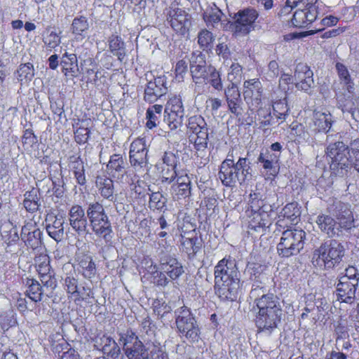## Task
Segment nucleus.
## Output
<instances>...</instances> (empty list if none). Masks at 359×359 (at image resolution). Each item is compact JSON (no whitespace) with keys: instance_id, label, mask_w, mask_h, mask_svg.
I'll use <instances>...</instances> for the list:
<instances>
[{"instance_id":"18","label":"nucleus","mask_w":359,"mask_h":359,"mask_svg":"<svg viewBox=\"0 0 359 359\" xmlns=\"http://www.w3.org/2000/svg\"><path fill=\"white\" fill-rule=\"evenodd\" d=\"M358 280L353 279L348 281L346 277H341L337 285V295L339 300L345 303H351L355 297L356 286Z\"/></svg>"},{"instance_id":"6","label":"nucleus","mask_w":359,"mask_h":359,"mask_svg":"<svg viewBox=\"0 0 359 359\" xmlns=\"http://www.w3.org/2000/svg\"><path fill=\"white\" fill-rule=\"evenodd\" d=\"M175 316L179 333L191 342L198 341L201 330L190 309L185 306H181L175 311Z\"/></svg>"},{"instance_id":"46","label":"nucleus","mask_w":359,"mask_h":359,"mask_svg":"<svg viewBox=\"0 0 359 359\" xmlns=\"http://www.w3.org/2000/svg\"><path fill=\"white\" fill-rule=\"evenodd\" d=\"M276 97H280V100L274 102L273 104V114L278 118L285 120L288 115L289 108L286 101V95L280 94L274 95Z\"/></svg>"},{"instance_id":"17","label":"nucleus","mask_w":359,"mask_h":359,"mask_svg":"<svg viewBox=\"0 0 359 359\" xmlns=\"http://www.w3.org/2000/svg\"><path fill=\"white\" fill-rule=\"evenodd\" d=\"M208 68L204 55L201 52H196L191 55L190 71L196 83H203L205 81L209 72Z\"/></svg>"},{"instance_id":"49","label":"nucleus","mask_w":359,"mask_h":359,"mask_svg":"<svg viewBox=\"0 0 359 359\" xmlns=\"http://www.w3.org/2000/svg\"><path fill=\"white\" fill-rule=\"evenodd\" d=\"M1 238L8 247L16 244L20 239L17 229L11 227V224L4 226Z\"/></svg>"},{"instance_id":"26","label":"nucleus","mask_w":359,"mask_h":359,"mask_svg":"<svg viewBox=\"0 0 359 359\" xmlns=\"http://www.w3.org/2000/svg\"><path fill=\"white\" fill-rule=\"evenodd\" d=\"M224 95L229 111L236 115L241 114L242 100L237 85L229 84L224 90Z\"/></svg>"},{"instance_id":"24","label":"nucleus","mask_w":359,"mask_h":359,"mask_svg":"<svg viewBox=\"0 0 359 359\" xmlns=\"http://www.w3.org/2000/svg\"><path fill=\"white\" fill-rule=\"evenodd\" d=\"M233 170V159L228 158L222 163L218 175L223 185L233 187L238 183V176Z\"/></svg>"},{"instance_id":"21","label":"nucleus","mask_w":359,"mask_h":359,"mask_svg":"<svg viewBox=\"0 0 359 359\" xmlns=\"http://www.w3.org/2000/svg\"><path fill=\"white\" fill-rule=\"evenodd\" d=\"M65 217L62 214L50 215L46 219V231L48 234L55 241H60L65 234L64 224Z\"/></svg>"},{"instance_id":"57","label":"nucleus","mask_w":359,"mask_h":359,"mask_svg":"<svg viewBox=\"0 0 359 359\" xmlns=\"http://www.w3.org/2000/svg\"><path fill=\"white\" fill-rule=\"evenodd\" d=\"M209 72L206 80L217 90H221L223 85L219 73L213 67L209 66Z\"/></svg>"},{"instance_id":"60","label":"nucleus","mask_w":359,"mask_h":359,"mask_svg":"<svg viewBox=\"0 0 359 359\" xmlns=\"http://www.w3.org/2000/svg\"><path fill=\"white\" fill-rule=\"evenodd\" d=\"M293 79L291 75L288 74H283L279 80V84L277 91H274L273 94H280L286 95L287 90L290 89V86L292 83Z\"/></svg>"},{"instance_id":"61","label":"nucleus","mask_w":359,"mask_h":359,"mask_svg":"<svg viewBox=\"0 0 359 359\" xmlns=\"http://www.w3.org/2000/svg\"><path fill=\"white\" fill-rule=\"evenodd\" d=\"M157 168L161 171L163 181L171 182L173 180L177 177V175H182V173H177L175 170V168H171L170 166L161 165V164H157Z\"/></svg>"},{"instance_id":"1","label":"nucleus","mask_w":359,"mask_h":359,"mask_svg":"<svg viewBox=\"0 0 359 359\" xmlns=\"http://www.w3.org/2000/svg\"><path fill=\"white\" fill-rule=\"evenodd\" d=\"M238 271L233 260L224 258L215 267V288L222 299L233 301L239 289Z\"/></svg>"},{"instance_id":"38","label":"nucleus","mask_w":359,"mask_h":359,"mask_svg":"<svg viewBox=\"0 0 359 359\" xmlns=\"http://www.w3.org/2000/svg\"><path fill=\"white\" fill-rule=\"evenodd\" d=\"M26 285L27 287L26 294L28 298L34 303L41 302L43 291L40 283L34 278H27Z\"/></svg>"},{"instance_id":"29","label":"nucleus","mask_w":359,"mask_h":359,"mask_svg":"<svg viewBox=\"0 0 359 359\" xmlns=\"http://www.w3.org/2000/svg\"><path fill=\"white\" fill-rule=\"evenodd\" d=\"M255 302L258 313L282 310L278 298L273 294H263Z\"/></svg>"},{"instance_id":"28","label":"nucleus","mask_w":359,"mask_h":359,"mask_svg":"<svg viewBox=\"0 0 359 359\" xmlns=\"http://www.w3.org/2000/svg\"><path fill=\"white\" fill-rule=\"evenodd\" d=\"M97 346L104 354L116 359L121 354V348L116 341L110 336L103 335L96 341Z\"/></svg>"},{"instance_id":"63","label":"nucleus","mask_w":359,"mask_h":359,"mask_svg":"<svg viewBox=\"0 0 359 359\" xmlns=\"http://www.w3.org/2000/svg\"><path fill=\"white\" fill-rule=\"evenodd\" d=\"M175 80L178 82H182L187 72V64L186 61L183 60L178 61L175 66Z\"/></svg>"},{"instance_id":"5","label":"nucleus","mask_w":359,"mask_h":359,"mask_svg":"<svg viewBox=\"0 0 359 359\" xmlns=\"http://www.w3.org/2000/svg\"><path fill=\"white\" fill-rule=\"evenodd\" d=\"M86 213L93 231L109 241L111 238L112 229L102 205L99 203H90Z\"/></svg>"},{"instance_id":"51","label":"nucleus","mask_w":359,"mask_h":359,"mask_svg":"<svg viewBox=\"0 0 359 359\" xmlns=\"http://www.w3.org/2000/svg\"><path fill=\"white\" fill-rule=\"evenodd\" d=\"M187 127L193 135L208 130L207 123L201 116H193L188 120Z\"/></svg>"},{"instance_id":"20","label":"nucleus","mask_w":359,"mask_h":359,"mask_svg":"<svg viewBox=\"0 0 359 359\" xmlns=\"http://www.w3.org/2000/svg\"><path fill=\"white\" fill-rule=\"evenodd\" d=\"M69 222L72 228L79 234H84L87 228V217L83 208L79 205H73L69 211Z\"/></svg>"},{"instance_id":"54","label":"nucleus","mask_w":359,"mask_h":359,"mask_svg":"<svg viewBox=\"0 0 359 359\" xmlns=\"http://www.w3.org/2000/svg\"><path fill=\"white\" fill-rule=\"evenodd\" d=\"M32 224H27L22 228L21 238L27 246L34 248L39 243V241L36 238V231H30Z\"/></svg>"},{"instance_id":"2","label":"nucleus","mask_w":359,"mask_h":359,"mask_svg":"<svg viewBox=\"0 0 359 359\" xmlns=\"http://www.w3.org/2000/svg\"><path fill=\"white\" fill-rule=\"evenodd\" d=\"M327 157L330 160L332 170H347L352 165L359 172V140H353L350 149L342 142L330 144L326 149Z\"/></svg>"},{"instance_id":"11","label":"nucleus","mask_w":359,"mask_h":359,"mask_svg":"<svg viewBox=\"0 0 359 359\" xmlns=\"http://www.w3.org/2000/svg\"><path fill=\"white\" fill-rule=\"evenodd\" d=\"M259 16L258 12L253 8H247L235 15V21L231 25L236 35L244 36L255 28V22Z\"/></svg>"},{"instance_id":"48","label":"nucleus","mask_w":359,"mask_h":359,"mask_svg":"<svg viewBox=\"0 0 359 359\" xmlns=\"http://www.w3.org/2000/svg\"><path fill=\"white\" fill-rule=\"evenodd\" d=\"M109 47L110 51L122 60L126 55L124 50V43L121 38L118 36H112L109 41Z\"/></svg>"},{"instance_id":"31","label":"nucleus","mask_w":359,"mask_h":359,"mask_svg":"<svg viewBox=\"0 0 359 359\" xmlns=\"http://www.w3.org/2000/svg\"><path fill=\"white\" fill-rule=\"evenodd\" d=\"M95 184L100 195L103 198L112 202L116 201L114 196V182L111 178L104 175L97 176L96 177Z\"/></svg>"},{"instance_id":"3","label":"nucleus","mask_w":359,"mask_h":359,"mask_svg":"<svg viewBox=\"0 0 359 359\" xmlns=\"http://www.w3.org/2000/svg\"><path fill=\"white\" fill-rule=\"evenodd\" d=\"M271 206L264 204L259 194L254 193L249 195L245 215L250 230L263 232L271 224Z\"/></svg>"},{"instance_id":"56","label":"nucleus","mask_w":359,"mask_h":359,"mask_svg":"<svg viewBox=\"0 0 359 359\" xmlns=\"http://www.w3.org/2000/svg\"><path fill=\"white\" fill-rule=\"evenodd\" d=\"M213 40L214 36L212 32L205 29H202L198 34V43L204 50L212 47Z\"/></svg>"},{"instance_id":"10","label":"nucleus","mask_w":359,"mask_h":359,"mask_svg":"<svg viewBox=\"0 0 359 359\" xmlns=\"http://www.w3.org/2000/svg\"><path fill=\"white\" fill-rule=\"evenodd\" d=\"M318 0H302L299 8L295 11L292 20V25L297 27H305L317 18Z\"/></svg>"},{"instance_id":"59","label":"nucleus","mask_w":359,"mask_h":359,"mask_svg":"<svg viewBox=\"0 0 359 359\" xmlns=\"http://www.w3.org/2000/svg\"><path fill=\"white\" fill-rule=\"evenodd\" d=\"M335 334L337 335L336 341L340 343L341 340L348 339L349 338L348 327L346 320L341 319L335 325Z\"/></svg>"},{"instance_id":"32","label":"nucleus","mask_w":359,"mask_h":359,"mask_svg":"<svg viewBox=\"0 0 359 359\" xmlns=\"http://www.w3.org/2000/svg\"><path fill=\"white\" fill-rule=\"evenodd\" d=\"M191 138L194 142V146L196 150L198 157H201L205 161H207L208 160V156L206 151L208 143V130L201 131L200 133L194 134Z\"/></svg>"},{"instance_id":"7","label":"nucleus","mask_w":359,"mask_h":359,"mask_svg":"<svg viewBox=\"0 0 359 359\" xmlns=\"http://www.w3.org/2000/svg\"><path fill=\"white\" fill-rule=\"evenodd\" d=\"M306 233L302 229H293L284 231L277 250L280 255L285 257L296 255L304 247Z\"/></svg>"},{"instance_id":"34","label":"nucleus","mask_w":359,"mask_h":359,"mask_svg":"<svg viewBox=\"0 0 359 359\" xmlns=\"http://www.w3.org/2000/svg\"><path fill=\"white\" fill-rule=\"evenodd\" d=\"M234 172L238 178V184H243L251 177L250 163L246 158H239L237 162H233Z\"/></svg>"},{"instance_id":"43","label":"nucleus","mask_w":359,"mask_h":359,"mask_svg":"<svg viewBox=\"0 0 359 359\" xmlns=\"http://www.w3.org/2000/svg\"><path fill=\"white\" fill-rule=\"evenodd\" d=\"M290 129V136L295 142L302 144L309 142L311 135L303 125L292 123Z\"/></svg>"},{"instance_id":"44","label":"nucleus","mask_w":359,"mask_h":359,"mask_svg":"<svg viewBox=\"0 0 359 359\" xmlns=\"http://www.w3.org/2000/svg\"><path fill=\"white\" fill-rule=\"evenodd\" d=\"M223 17V13L215 4H213V6L205 11L203 14V18L207 25H212V27H215L219 22H221L220 24L222 25Z\"/></svg>"},{"instance_id":"47","label":"nucleus","mask_w":359,"mask_h":359,"mask_svg":"<svg viewBox=\"0 0 359 359\" xmlns=\"http://www.w3.org/2000/svg\"><path fill=\"white\" fill-rule=\"evenodd\" d=\"M43 41L46 48L51 51L57 47L61 43V38L60 34L52 28H47L43 34Z\"/></svg>"},{"instance_id":"64","label":"nucleus","mask_w":359,"mask_h":359,"mask_svg":"<svg viewBox=\"0 0 359 359\" xmlns=\"http://www.w3.org/2000/svg\"><path fill=\"white\" fill-rule=\"evenodd\" d=\"M177 157L172 152H165L162 158V163H159L161 165L170 166L171 168H176L177 165Z\"/></svg>"},{"instance_id":"42","label":"nucleus","mask_w":359,"mask_h":359,"mask_svg":"<svg viewBox=\"0 0 359 359\" xmlns=\"http://www.w3.org/2000/svg\"><path fill=\"white\" fill-rule=\"evenodd\" d=\"M336 69L341 84L348 93H351L353 90V82L346 67L341 63L336 64Z\"/></svg>"},{"instance_id":"9","label":"nucleus","mask_w":359,"mask_h":359,"mask_svg":"<svg viewBox=\"0 0 359 359\" xmlns=\"http://www.w3.org/2000/svg\"><path fill=\"white\" fill-rule=\"evenodd\" d=\"M166 20L177 33L183 36L188 34L191 25V18L182 8L175 6H170L167 10Z\"/></svg>"},{"instance_id":"62","label":"nucleus","mask_w":359,"mask_h":359,"mask_svg":"<svg viewBox=\"0 0 359 359\" xmlns=\"http://www.w3.org/2000/svg\"><path fill=\"white\" fill-rule=\"evenodd\" d=\"M165 205V199L159 192H154L150 196L149 207L154 210H162Z\"/></svg>"},{"instance_id":"36","label":"nucleus","mask_w":359,"mask_h":359,"mask_svg":"<svg viewBox=\"0 0 359 359\" xmlns=\"http://www.w3.org/2000/svg\"><path fill=\"white\" fill-rule=\"evenodd\" d=\"M259 162L263 163V168L269 172L270 175L275 176L278 173L276 163L278 161V156L269 151L261 153L258 157Z\"/></svg>"},{"instance_id":"22","label":"nucleus","mask_w":359,"mask_h":359,"mask_svg":"<svg viewBox=\"0 0 359 359\" xmlns=\"http://www.w3.org/2000/svg\"><path fill=\"white\" fill-rule=\"evenodd\" d=\"M191 190V181L186 173L177 175L176 182L171 187V194L175 201L189 197Z\"/></svg>"},{"instance_id":"16","label":"nucleus","mask_w":359,"mask_h":359,"mask_svg":"<svg viewBox=\"0 0 359 359\" xmlns=\"http://www.w3.org/2000/svg\"><path fill=\"white\" fill-rule=\"evenodd\" d=\"M282 314V310L258 313L255 320L256 326L259 332H266L270 334L278 327Z\"/></svg>"},{"instance_id":"40","label":"nucleus","mask_w":359,"mask_h":359,"mask_svg":"<svg viewBox=\"0 0 359 359\" xmlns=\"http://www.w3.org/2000/svg\"><path fill=\"white\" fill-rule=\"evenodd\" d=\"M79 269L86 278H92L95 276L96 267L89 255H82L78 258Z\"/></svg>"},{"instance_id":"13","label":"nucleus","mask_w":359,"mask_h":359,"mask_svg":"<svg viewBox=\"0 0 359 359\" xmlns=\"http://www.w3.org/2000/svg\"><path fill=\"white\" fill-rule=\"evenodd\" d=\"M263 86L258 79H252L243 82V97L251 111L257 109L262 102Z\"/></svg>"},{"instance_id":"12","label":"nucleus","mask_w":359,"mask_h":359,"mask_svg":"<svg viewBox=\"0 0 359 359\" xmlns=\"http://www.w3.org/2000/svg\"><path fill=\"white\" fill-rule=\"evenodd\" d=\"M165 121L171 130L180 126L184 116V109L180 95L171 97L167 102L165 108Z\"/></svg>"},{"instance_id":"4","label":"nucleus","mask_w":359,"mask_h":359,"mask_svg":"<svg viewBox=\"0 0 359 359\" xmlns=\"http://www.w3.org/2000/svg\"><path fill=\"white\" fill-rule=\"evenodd\" d=\"M344 255L343 245L335 240H331L313 251L312 262L320 269H332L341 262Z\"/></svg>"},{"instance_id":"33","label":"nucleus","mask_w":359,"mask_h":359,"mask_svg":"<svg viewBox=\"0 0 359 359\" xmlns=\"http://www.w3.org/2000/svg\"><path fill=\"white\" fill-rule=\"evenodd\" d=\"M316 223L320 230L327 234L328 236L332 237L339 234L340 229L337 223L332 217L326 215H319Z\"/></svg>"},{"instance_id":"30","label":"nucleus","mask_w":359,"mask_h":359,"mask_svg":"<svg viewBox=\"0 0 359 359\" xmlns=\"http://www.w3.org/2000/svg\"><path fill=\"white\" fill-rule=\"evenodd\" d=\"M315 130L318 133H327L332 125V116L329 111L315 110L313 116Z\"/></svg>"},{"instance_id":"45","label":"nucleus","mask_w":359,"mask_h":359,"mask_svg":"<svg viewBox=\"0 0 359 359\" xmlns=\"http://www.w3.org/2000/svg\"><path fill=\"white\" fill-rule=\"evenodd\" d=\"M162 110L163 107L161 104H154L147 109L146 112L147 128L152 129L157 126Z\"/></svg>"},{"instance_id":"53","label":"nucleus","mask_w":359,"mask_h":359,"mask_svg":"<svg viewBox=\"0 0 359 359\" xmlns=\"http://www.w3.org/2000/svg\"><path fill=\"white\" fill-rule=\"evenodd\" d=\"M23 204L25 209L29 212H33L38 210L41 204L36 191L34 190L27 191L25 194Z\"/></svg>"},{"instance_id":"58","label":"nucleus","mask_w":359,"mask_h":359,"mask_svg":"<svg viewBox=\"0 0 359 359\" xmlns=\"http://www.w3.org/2000/svg\"><path fill=\"white\" fill-rule=\"evenodd\" d=\"M197 238H182V246L183 250L189 255H195L200 248Z\"/></svg>"},{"instance_id":"19","label":"nucleus","mask_w":359,"mask_h":359,"mask_svg":"<svg viewBox=\"0 0 359 359\" xmlns=\"http://www.w3.org/2000/svg\"><path fill=\"white\" fill-rule=\"evenodd\" d=\"M313 75V73L309 66L302 63L298 64L294 75L296 87L298 89L308 91L314 83Z\"/></svg>"},{"instance_id":"35","label":"nucleus","mask_w":359,"mask_h":359,"mask_svg":"<svg viewBox=\"0 0 359 359\" xmlns=\"http://www.w3.org/2000/svg\"><path fill=\"white\" fill-rule=\"evenodd\" d=\"M161 270L172 280L178 278L184 273L182 264L175 258H170L165 262H162Z\"/></svg>"},{"instance_id":"55","label":"nucleus","mask_w":359,"mask_h":359,"mask_svg":"<svg viewBox=\"0 0 359 359\" xmlns=\"http://www.w3.org/2000/svg\"><path fill=\"white\" fill-rule=\"evenodd\" d=\"M243 69L238 63H232L227 74V80L230 84H236L242 79Z\"/></svg>"},{"instance_id":"41","label":"nucleus","mask_w":359,"mask_h":359,"mask_svg":"<svg viewBox=\"0 0 359 359\" xmlns=\"http://www.w3.org/2000/svg\"><path fill=\"white\" fill-rule=\"evenodd\" d=\"M64 285L67 293L75 297L76 299H86V297H83L80 294V291H79L78 280L76 278V275L74 271L67 274V276L64 278Z\"/></svg>"},{"instance_id":"23","label":"nucleus","mask_w":359,"mask_h":359,"mask_svg":"<svg viewBox=\"0 0 359 359\" xmlns=\"http://www.w3.org/2000/svg\"><path fill=\"white\" fill-rule=\"evenodd\" d=\"M165 79L163 77H157L148 82L144 90L145 101L153 103L159 97L166 93Z\"/></svg>"},{"instance_id":"15","label":"nucleus","mask_w":359,"mask_h":359,"mask_svg":"<svg viewBox=\"0 0 359 359\" xmlns=\"http://www.w3.org/2000/svg\"><path fill=\"white\" fill-rule=\"evenodd\" d=\"M147 143L144 137L135 140L130 144L129 158L131 165L137 170L147 164Z\"/></svg>"},{"instance_id":"25","label":"nucleus","mask_w":359,"mask_h":359,"mask_svg":"<svg viewBox=\"0 0 359 359\" xmlns=\"http://www.w3.org/2000/svg\"><path fill=\"white\" fill-rule=\"evenodd\" d=\"M336 217L339 229L348 230L355 227L353 213L349 204L339 205L336 211Z\"/></svg>"},{"instance_id":"27","label":"nucleus","mask_w":359,"mask_h":359,"mask_svg":"<svg viewBox=\"0 0 359 359\" xmlns=\"http://www.w3.org/2000/svg\"><path fill=\"white\" fill-rule=\"evenodd\" d=\"M126 163L121 154H115L110 156L109 161L107 165V169L109 175L117 180L122 179L126 173Z\"/></svg>"},{"instance_id":"52","label":"nucleus","mask_w":359,"mask_h":359,"mask_svg":"<svg viewBox=\"0 0 359 359\" xmlns=\"http://www.w3.org/2000/svg\"><path fill=\"white\" fill-rule=\"evenodd\" d=\"M299 215L300 212L297 204L295 203H290L283 208L279 217L283 216L284 218L288 219L290 223L295 224L297 222Z\"/></svg>"},{"instance_id":"14","label":"nucleus","mask_w":359,"mask_h":359,"mask_svg":"<svg viewBox=\"0 0 359 359\" xmlns=\"http://www.w3.org/2000/svg\"><path fill=\"white\" fill-rule=\"evenodd\" d=\"M50 262V257L43 253L36 256L34 259L35 268L43 287L53 289L56 286V280Z\"/></svg>"},{"instance_id":"8","label":"nucleus","mask_w":359,"mask_h":359,"mask_svg":"<svg viewBox=\"0 0 359 359\" xmlns=\"http://www.w3.org/2000/svg\"><path fill=\"white\" fill-rule=\"evenodd\" d=\"M119 341L128 359H149L147 349L132 330L121 332Z\"/></svg>"},{"instance_id":"50","label":"nucleus","mask_w":359,"mask_h":359,"mask_svg":"<svg viewBox=\"0 0 359 359\" xmlns=\"http://www.w3.org/2000/svg\"><path fill=\"white\" fill-rule=\"evenodd\" d=\"M34 75L33 65L31 63L21 65L16 72L17 79L22 84L29 82Z\"/></svg>"},{"instance_id":"37","label":"nucleus","mask_w":359,"mask_h":359,"mask_svg":"<svg viewBox=\"0 0 359 359\" xmlns=\"http://www.w3.org/2000/svg\"><path fill=\"white\" fill-rule=\"evenodd\" d=\"M90 25L88 20L85 16H79L75 18L71 25L72 34L76 38L84 39L89 29Z\"/></svg>"},{"instance_id":"39","label":"nucleus","mask_w":359,"mask_h":359,"mask_svg":"<svg viewBox=\"0 0 359 359\" xmlns=\"http://www.w3.org/2000/svg\"><path fill=\"white\" fill-rule=\"evenodd\" d=\"M78 58L75 53L65 52L61 58L62 71L66 76H74L77 70Z\"/></svg>"}]
</instances>
